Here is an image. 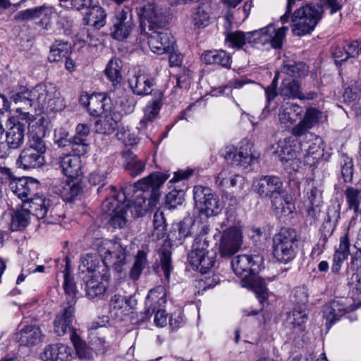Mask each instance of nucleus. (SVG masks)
Wrapping results in <instances>:
<instances>
[{
    "label": "nucleus",
    "instance_id": "f257e3e1",
    "mask_svg": "<svg viewBox=\"0 0 361 361\" xmlns=\"http://www.w3.org/2000/svg\"><path fill=\"white\" fill-rule=\"evenodd\" d=\"M168 178L161 172H154L134 184L126 185L118 193L114 186H109L111 196L102 204V210L109 217V224L122 228L126 225L128 212L136 218L153 210L159 203V188Z\"/></svg>",
    "mask_w": 361,
    "mask_h": 361
},
{
    "label": "nucleus",
    "instance_id": "f03ea898",
    "mask_svg": "<svg viewBox=\"0 0 361 361\" xmlns=\"http://www.w3.org/2000/svg\"><path fill=\"white\" fill-rule=\"evenodd\" d=\"M103 248L99 252L103 259L96 254H87L81 257L78 269L82 276H100L108 274L109 267H113L116 271L121 272L127 260L126 247L118 242L104 240L102 242Z\"/></svg>",
    "mask_w": 361,
    "mask_h": 361
},
{
    "label": "nucleus",
    "instance_id": "7ed1b4c3",
    "mask_svg": "<svg viewBox=\"0 0 361 361\" xmlns=\"http://www.w3.org/2000/svg\"><path fill=\"white\" fill-rule=\"evenodd\" d=\"M48 125L49 121L45 117L40 116L30 126L28 142L21 150L17 159V164L20 168L36 169L44 164L47 145L44 137Z\"/></svg>",
    "mask_w": 361,
    "mask_h": 361
},
{
    "label": "nucleus",
    "instance_id": "20e7f679",
    "mask_svg": "<svg viewBox=\"0 0 361 361\" xmlns=\"http://www.w3.org/2000/svg\"><path fill=\"white\" fill-rule=\"evenodd\" d=\"M254 190L259 196L270 200L276 214L287 216L292 213L293 203L289 200L281 178L262 176L255 181Z\"/></svg>",
    "mask_w": 361,
    "mask_h": 361
},
{
    "label": "nucleus",
    "instance_id": "39448f33",
    "mask_svg": "<svg viewBox=\"0 0 361 361\" xmlns=\"http://www.w3.org/2000/svg\"><path fill=\"white\" fill-rule=\"evenodd\" d=\"M74 312V307L67 305L57 314L54 322V331L59 336H63L68 331H71V339L77 355L81 358L90 359L92 357L91 349L80 339L73 327V323L75 321Z\"/></svg>",
    "mask_w": 361,
    "mask_h": 361
},
{
    "label": "nucleus",
    "instance_id": "423d86ee",
    "mask_svg": "<svg viewBox=\"0 0 361 361\" xmlns=\"http://www.w3.org/2000/svg\"><path fill=\"white\" fill-rule=\"evenodd\" d=\"M324 8L319 4H309L295 10L291 16L293 32L303 36L312 32L321 20Z\"/></svg>",
    "mask_w": 361,
    "mask_h": 361
},
{
    "label": "nucleus",
    "instance_id": "0eeeda50",
    "mask_svg": "<svg viewBox=\"0 0 361 361\" xmlns=\"http://www.w3.org/2000/svg\"><path fill=\"white\" fill-rule=\"evenodd\" d=\"M33 109L41 111L61 110L65 104L56 86L53 83L39 84L32 88Z\"/></svg>",
    "mask_w": 361,
    "mask_h": 361
},
{
    "label": "nucleus",
    "instance_id": "6e6552de",
    "mask_svg": "<svg viewBox=\"0 0 361 361\" xmlns=\"http://www.w3.org/2000/svg\"><path fill=\"white\" fill-rule=\"evenodd\" d=\"M297 241V233L291 228H283L272 238V252L274 258L286 264L292 261L296 255L294 245Z\"/></svg>",
    "mask_w": 361,
    "mask_h": 361
},
{
    "label": "nucleus",
    "instance_id": "1a4fd4ad",
    "mask_svg": "<svg viewBox=\"0 0 361 361\" xmlns=\"http://www.w3.org/2000/svg\"><path fill=\"white\" fill-rule=\"evenodd\" d=\"M216 257V252L209 248L208 240L195 238L188 259L193 269L204 274L214 265Z\"/></svg>",
    "mask_w": 361,
    "mask_h": 361
},
{
    "label": "nucleus",
    "instance_id": "9d476101",
    "mask_svg": "<svg viewBox=\"0 0 361 361\" xmlns=\"http://www.w3.org/2000/svg\"><path fill=\"white\" fill-rule=\"evenodd\" d=\"M288 27L276 28L274 24L247 32L248 43L269 48L279 49L282 47Z\"/></svg>",
    "mask_w": 361,
    "mask_h": 361
},
{
    "label": "nucleus",
    "instance_id": "9b49d317",
    "mask_svg": "<svg viewBox=\"0 0 361 361\" xmlns=\"http://www.w3.org/2000/svg\"><path fill=\"white\" fill-rule=\"evenodd\" d=\"M300 142L291 137L279 142V157L286 169L298 171L301 167Z\"/></svg>",
    "mask_w": 361,
    "mask_h": 361
},
{
    "label": "nucleus",
    "instance_id": "f8f14e48",
    "mask_svg": "<svg viewBox=\"0 0 361 361\" xmlns=\"http://www.w3.org/2000/svg\"><path fill=\"white\" fill-rule=\"evenodd\" d=\"M263 261V257L259 254L240 255L233 258L231 267L236 275L247 279L251 274H256L261 270Z\"/></svg>",
    "mask_w": 361,
    "mask_h": 361
},
{
    "label": "nucleus",
    "instance_id": "ddd939ff",
    "mask_svg": "<svg viewBox=\"0 0 361 361\" xmlns=\"http://www.w3.org/2000/svg\"><path fill=\"white\" fill-rule=\"evenodd\" d=\"M295 297L300 298V300L297 302L293 311L288 313L286 324L290 329L298 332L303 329L302 324L307 320V296L303 290H299L296 291Z\"/></svg>",
    "mask_w": 361,
    "mask_h": 361
},
{
    "label": "nucleus",
    "instance_id": "4468645a",
    "mask_svg": "<svg viewBox=\"0 0 361 361\" xmlns=\"http://www.w3.org/2000/svg\"><path fill=\"white\" fill-rule=\"evenodd\" d=\"M307 141L300 142L302 159L305 164L314 166L322 158L324 149L322 140L320 137L310 133Z\"/></svg>",
    "mask_w": 361,
    "mask_h": 361
},
{
    "label": "nucleus",
    "instance_id": "2eb2a0df",
    "mask_svg": "<svg viewBox=\"0 0 361 361\" xmlns=\"http://www.w3.org/2000/svg\"><path fill=\"white\" fill-rule=\"evenodd\" d=\"M135 27L129 9L118 11L113 20L111 35L117 40H123L130 35Z\"/></svg>",
    "mask_w": 361,
    "mask_h": 361
},
{
    "label": "nucleus",
    "instance_id": "dca6fc26",
    "mask_svg": "<svg viewBox=\"0 0 361 361\" xmlns=\"http://www.w3.org/2000/svg\"><path fill=\"white\" fill-rule=\"evenodd\" d=\"M152 32L148 37V44L154 53L162 54L170 52L173 49V37L171 33L164 30L161 27L150 30Z\"/></svg>",
    "mask_w": 361,
    "mask_h": 361
},
{
    "label": "nucleus",
    "instance_id": "f3484780",
    "mask_svg": "<svg viewBox=\"0 0 361 361\" xmlns=\"http://www.w3.org/2000/svg\"><path fill=\"white\" fill-rule=\"evenodd\" d=\"M241 243L240 231L235 227L228 228L221 237L220 243L221 255L225 257L231 256L239 250Z\"/></svg>",
    "mask_w": 361,
    "mask_h": 361
},
{
    "label": "nucleus",
    "instance_id": "a211bd4d",
    "mask_svg": "<svg viewBox=\"0 0 361 361\" xmlns=\"http://www.w3.org/2000/svg\"><path fill=\"white\" fill-rule=\"evenodd\" d=\"M322 112L313 107H309L303 112V118L291 130L292 134L297 137H307L309 130L312 129L322 117Z\"/></svg>",
    "mask_w": 361,
    "mask_h": 361
},
{
    "label": "nucleus",
    "instance_id": "6ab92c4d",
    "mask_svg": "<svg viewBox=\"0 0 361 361\" xmlns=\"http://www.w3.org/2000/svg\"><path fill=\"white\" fill-rule=\"evenodd\" d=\"M224 157L227 160H231L232 164L243 168L250 166L255 159L251 152V145L249 143L240 147L239 149H235L233 146L227 147Z\"/></svg>",
    "mask_w": 361,
    "mask_h": 361
},
{
    "label": "nucleus",
    "instance_id": "aec40b11",
    "mask_svg": "<svg viewBox=\"0 0 361 361\" xmlns=\"http://www.w3.org/2000/svg\"><path fill=\"white\" fill-rule=\"evenodd\" d=\"M25 131L26 126L24 123L9 120L5 133V142L9 149H17L23 145Z\"/></svg>",
    "mask_w": 361,
    "mask_h": 361
},
{
    "label": "nucleus",
    "instance_id": "412c9836",
    "mask_svg": "<svg viewBox=\"0 0 361 361\" xmlns=\"http://www.w3.org/2000/svg\"><path fill=\"white\" fill-rule=\"evenodd\" d=\"M44 336L40 327L35 324L25 325L16 334V339L20 345L27 347L39 344Z\"/></svg>",
    "mask_w": 361,
    "mask_h": 361
},
{
    "label": "nucleus",
    "instance_id": "4be33fe9",
    "mask_svg": "<svg viewBox=\"0 0 361 361\" xmlns=\"http://www.w3.org/2000/svg\"><path fill=\"white\" fill-rule=\"evenodd\" d=\"M129 86L134 94L145 96L152 92L156 85L153 75L147 73L139 72L128 80Z\"/></svg>",
    "mask_w": 361,
    "mask_h": 361
},
{
    "label": "nucleus",
    "instance_id": "5701e85b",
    "mask_svg": "<svg viewBox=\"0 0 361 361\" xmlns=\"http://www.w3.org/2000/svg\"><path fill=\"white\" fill-rule=\"evenodd\" d=\"M166 303V290L164 286H158L151 289L145 300V318L150 317L157 308L164 307Z\"/></svg>",
    "mask_w": 361,
    "mask_h": 361
},
{
    "label": "nucleus",
    "instance_id": "b1692460",
    "mask_svg": "<svg viewBox=\"0 0 361 361\" xmlns=\"http://www.w3.org/2000/svg\"><path fill=\"white\" fill-rule=\"evenodd\" d=\"M279 94L287 98H297L300 99H313L316 97V93L310 92L304 94L300 90L298 81L290 78H285L282 80L279 89Z\"/></svg>",
    "mask_w": 361,
    "mask_h": 361
},
{
    "label": "nucleus",
    "instance_id": "393cba45",
    "mask_svg": "<svg viewBox=\"0 0 361 361\" xmlns=\"http://www.w3.org/2000/svg\"><path fill=\"white\" fill-rule=\"evenodd\" d=\"M100 276H82L85 283L86 295L91 299L101 298L106 292L109 274Z\"/></svg>",
    "mask_w": 361,
    "mask_h": 361
},
{
    "label": "nucleus",
    "instance_id": "a878e982",
    "mask_svg": "<svg viewBox=\"0 0 361 361\" xmlns=\"http://www.w3.org/2000/svg\"><path fill=\"white\" fill-rule=\"evenodd\" d=\"M350 310V306L347 305L343 299L333 300L326 305L324 307L323 313L327 328L329 329L335 322Z\"/></svg>",
    "mask_w": 361,
    "mask_h": 361
},
{
    "label": "nucleus",
    "instance_id": "bb28decb",
    "mask_svg": "<svg viewBox=\"0 0 361 361\" xmlns=\"http://www.w3.org/2000/svg\"><path fill=\"white\" fill-rule=\"evenodd\" d=\"M306 197L305 207L307 214L312 217H316L323 202L322 189L315 185L314 182H310L306 188Z\"/></svg>",
    "mask_w": 361,
    "mask_h": 361
},
{
    "label": "nucleus",
    "instance_id": "cd10ccee",
    "mask_svg": "<svg viewBox=\"0 0 361 361\" xmlns=\"http://www.w3.org/2000/svg\"><path fill=\"white\" fill-rule=\"evenodd\" d=\"M80 101L92 116H99L109 110V99L103 93L94 94L91 96L86 95L82 97Z\"/></svg>",
    "mask_w": 361,
    "mask_h": 361
},
{
    "label": "nucleus",
    "instance_id": "c85d7f7f",
    "mask_svg": "<svg viewBox=\"0 0 361 361\" xmlns=\"http://www.w3.org/2000/svg\"><path fill=\"white\" fill-rule=\"evenodd\" d=\"M71 348L67 345L56 343L45 347L40 355L43 361H71Z\"/></svg>",
    "mask_w": 361,
    "mask_h": 361
},
{
    "label": "nucleus",
    "instance_id": "c756f323",
    "mask_svg": "<svg viewBox=\"0 0 361 361\" xmlns=\"http://www.w3.org/2000/svg\"><path fill=\"white\" fill-rule=\"evenodd\" d=\"M163 92H154V98L144 109V118L140 120L137 128L142 130L146 128L147 123L152 121L158 115L162 106Z\"/></svg>",
    "mask_w": 361,
    "mask_h": 361
},
{
    "label": "nucleus",
    "instance_id": "7c9ffc66",
    "mask_svg": "<svg viewBox=\"0 0 361 361\" xmlns=\"http://www.w3.org/2000/svg\"><path fill=\"white\" fill-rule=\"evenodd\" d=\"M59 164L63 174L71 180L82 174L81 159L78 156L65 154L59 157Z\"/></svg>",
    "mask_w": 361,
    "mask_h": 361
},
{
    "label": "nucleus",
    "instance_id": "2f4dec72",
    "mask_svg": "<svg viewBox=\"0 0 361 361\" xmlns=\"http://www.w3.org/2000/svg\"><path fill=\"white\" fill-rule=\"evenodd\" d=\"M350 238L348 230L343 236L340 238L339 246L336 249L333 255L331 271L338 274L343 262L347 259L350 253Z\"/></svg>",
    "mask_w": 361,
    "mask_h": 361
},
{
    "label": "nucleus",
    "instance_id": "473e14b6",
    "mask_svg": "<svg viewBox=\"0 0 361 361\" xmlns=\"http://www.w3.org/2000/svg\"><path fill=\"white\" fill-rule=\"evenodd\" d=\"M303 115V108L295 103H286L281 106L279 119L281 123L293 125Z\"/></svg>",
    "mask_w": 361,
    "mask_h": 361
},
{
    "label": "nucleus",
    "instance_id": "72a5a7b5",
    "mask_svg": "<svg viewBox=\"0 0 361 361\" xmlns=\"http://www.w3.org/2000/svg\"><path fill=\"white\" fill-rule=\"evenodd\" d=\"M131 298L120 295H114L110 301V312L120 320L124 319L132 308Z\"/></svg>",
    "mask_w": 361,
    "mask_h": 361
},
{
    "label": "nucleus",
    "instance_id": "f704fd0d",
    "mask_svg": "<svg viewBox=\"0 0 361 361\" xmlns=\"http://www.w3.org/2000/svg\"><path fill=\"white\" fill-rule=\"evenodd\" d=\"M211 13L205 4H201L192 8L190 14L191 24L195 28L200 29L208 26L211 23Z\"/></svg>",
    "mask_w": 361,
    "mask_h": 361
},
{
    "label": "nucleus",
    "instance_id": "c9c22d12",
    "mask_svg": "<svg viewBox=\"0 0 361 361\" xmlns=\"http://www.w3.org/2000/svg\"><path fill=\"white\" fill-rule=\"evenodd\" d=\"M201 59L207 64H216L224 68H230L231 65L230 55L224 50L206 51L202 54Z\"/></svg>",
    "mask_w": 361,
    "mask_h": 361
},
{
    "label": "nucleus",
    "instance_id": "e433bc0d",
    "mask_svg": "<svg viewBox=\"0 0 361 361\" xmlns=\"http://www.w3.org/2000/svg\"><path fill=\"white\" fill-rule=\"evenodd\" d=\"M240 285L243 288L252 290L255 293L260 300L267 297V289L263 279L256 276V274H251L247 279H243Z\"/></svg>",
    "mask_w": 361,
    "mask_h": 361
},
{
    "label": "nucleus",
    "instance_id": "4c0bfd02",
    "mask_svg": "<svg viewBox=\"0 0 361 361\" xmlns=\"http://www.w3.org/2000/svg\"><path fill=\"white\" fill-rule=\"evenodd\" d=\"M63 289L66 295L67 305H73L74 307L77 301V295L78 290H77L75 283L71 277L69 271L68 262L66 259V267L63 271Z\"/></svg>",
    "mask_w": 361,
    "mask_h": 361
},
{
    "label": "nucleus",
    "instance_id": "58836bf2",
    "mask_svg": "<svg viewBox=\"0 0 361 361\" xmlns=\"http://www.w3.org/2000/svg\"><path fill=\"white\" fill-rule=\"evenodd\" d=\"M106 16L104 10L97 6L87 9L83 20L85 24L99 29L105 25Z\"/></svg>",
    "mask_w": 361,
    "mask_h": 361
},
{
    "label": "nucleus",
    "instance_id": "ea45409f",
    "mask_svg": "<svg viewBox=\"0 0 361 361\" xmlns=\"http://www.w3.org/2000/svg\"><path fill=\"white\" fill-rule=\"evenodd\" d=\"M122 61L117 57L111 59L106 66L104 73L114 86L120 84L122 80Z\"/></svg>",
    "mask_w": 361,
    "mask_h": 361
},
{
    "label": "nucleus",
    "instance_id": "a19ab883",
    "mask_svg": "<svg viewBox=\"0 0 361 361\" xmlns=\"http://www.w3.org/2000/svg\"><path fill=\"white\" fill-rule=\"evenodd\" d=\"M2 172L7 175L5 177H2V179L0 178L3 185L8 184L11 191L20 198V193H21V191H23L28 179L25 178H16L12 174L11 170L7 168H3Z\"/></svg>",
    "mask_w": 361,
    "mask_h": 361
},
{
    "label": "nucleus",
    "instance_id": "79ce46f5",
    "mask_svg": "<svg viewBox=\"0 0 361 361\" xmlns=\"http://www.w3.org/2000/svg\"><path fill=\"white\" fill-rule=\"evenodd\" d=\"M143 15L149 22V30L161 27L164 17L161 9L157 6L154 4L146 5L143 8Z\"/></svg>",
    "mask_w": 361,
    "mask_h": 361
},
{
    "label": "nucleus",
    "instance_id": "37998d69",
    "mask_svg": "<svg viewBox=\"0 0 361 361\" xmlns=\"http://www.w3.org/2000/svg\"><path fill=\"white\" fill-rule=\"evenodd\" d=\"M126 159L125 167L132 176H137L142 173L145 169V163L137 159V156L130 151L123 154Z\"/></svg>",
    "mask_w": 361,
    "mask_h": 361
},
{
    "label": "nucleus",
    "instance_id": "c03bdc74",
    "mask_svg": "<svg viewBox=\"0 0 361 361\" xmlns=\"http://www.w3.org/2000/svg\"><path fill=\"white\" fill-rule=\"evenodd\" d=\"M32 92V89L28 90L25 87H20L18 91L12 93L10 98L15 104H19L20 109L26 110L33 107Z\"/></svg>",
    "mask_w": 361,
    "mask_h": 361
},
{
    "label": "nucleus",
    "instance_id": "a18cd8bd",
    "mask_svg": "<svg viewBox=\"0 0 361 361\" xmlns=\"http://www.w3.org/2000/svg\"><path fill=\"white\" fill-rule=\"evenodd\" d=\"M30 214H32L37 219H43L47 216L48 212V206L49 201L42 197L35 196L33 199L27 202Z\"/></svg>",
    "mask_w": 361,
    "mask_h": 361
},
{
    "label": "nucleus",
    "instance_id": "49530a36",
    "mask_svg": "<svg viewBox=\"0 0 361 361\" xmlns=\"http://www.w3.org/2000/svg\"><path fill=\"white\" fill-rule=\"evenodd\" d=\"M71 53V45L67 42L56 41L51 47L49 60L50 62H57L63 59L68 58Z\"/></svg>",
    "mask_w": 361,
    "mask_h": 361
},
{
    "label": "nucleus",
    "instance_id": "de8ad7c7",
    "mask_svg": "<svg viewBox=\"0 0 361 361\" xmlns=\"http://www.w3.org/2000/svg\"><path fill=\"white\" fill-rule=\"evenodd\" d=\"M306 72V66L304 63L291 60L285 61L281 68V73L287 75L288 78H290L304 75Z\"/></svg>",
    "mask_w": 361,
    "mask_h": 361
},
{
    "label": "nucleus",
    "instance_id": "09e8293b",
    "mask_svg": "<svg viewBox=\"0 0 361 361\" xmlns=\"http://www.w3.org/2000/svg\"><path fill=\"white\" fill-rule=\"evenodd\" d=\"M30 211L23 208L16 212L12 216L11 223V229L13 231L22 230L30 224Z\"/></svg>",
    "mask_w": 361,
    "mask_h": 361
},
{
    "label": "nucleus",
    "instance_id": "8fccbe9b",
    "mask_svg": "<svg viewBox=\"0 0 361 361\" xmlns=\"http://www.w3.org/2000/svg\"><path fill=\"white\" fill-rule=\"evenodd\" d=\"M198 209L202 213L209 216L218 214L221 209V207L219 199L212 192L211 195H209L206 200H204V202L200 205Z\"/></svg>",
    "mask_w": 361,
    "mask_h": 361
},
{
    "label": "nucleus",
    "instance_id": "3c124183",
    "mask_svg": "<svg viewBox=\"0 0 361 361\" xmlns=\"http://www.w3.org/2000/svg\"><path fill=\"white\" fill-rule=\"evenodd\" d=\"M95 131L101 134H111L117 128V122L111 115L101 116L94 125Z\"/></svg>",
    "mask_w": 361,
    "mask_h": 361
},
{
    "label": "nucleus",
    "instance_id": "603ef678",
    "mask_svg": "<svg viewBox=\"0 0 361 361\" xmlns=\"http://www.w3.org/2000/svg\"><path fill=\"white\" fill-rule=\"evenodd\" d=\"M147 264V253L143 250H139L135 256L134 264L130 271V278L133 280L138 279Z\"/></svg>",
    "mask_w": 361,
    "mask_h": 361
},
{
    "label": "nucleus",
    "instance_id": "864d4df0",
    "mask_svg": "<svg viewBox=\"0 0 361 361\" xmlns=\"http://www.w3.org/2000/svg\"><path fill=\"white\" fill-rule=\"evenodd\" d=\"M82 192V188L78 183L66 181L61 190V196L66 202H72Z\"/></svg>",
    "mask_w": 361,
    "mask_h": 361
},
{
    "label": "nucleus",
    "instance_id": "5fc2aeb1",
    "mask_svg": "<svg viewBox=\"0 0 361 361\" xmlns=\"http://www.w3.org/2000/svg\"><path fill=\"white\" fill-rule=\"evenodd\" d=\"M225 42L228 47L240 49L246 42H248L247 32L245 33L242 31L230 32L226 35Z\"/></svg>",
    "mask_w": 361,
    "mask_h": 361
},
{
    "label": "nucleus",
    "instance_id": "6e6d98bb",
    "mask_svg": "<svg viewBox=\"0 0 361 361\" xmlns=\"http://www.w3.org/2000/svg\"><path fill=\"white\" fill-rule=\"evenodd\" d=\"M345 195L348 208L357 212L361 202V190L349 187L345 190Z\"/></svg>",
    "mask_w": 361,
    "mask_h": 361
},
{
    "label": "nucleus",
    "instance_id": "4d7b16f0",
    "mask_svg": "<svg viewBox=\"0 0 361 361\" xmlns=\"http://www.w3.org/2000/svg\"><path fill=\"white\" fill-rule=\"evenodd\" d=\"M184 200V191L183 190L173 189L166 195L165 204L169 209H173L182 204Z\"/></svg>",
    "mask_w": 361,
    "mask_h": 361
},
{
    "label": "nucleus",
    "instance_id": "13d9d810",
    "mask_svg": "<svg viewBox=\"0 0 361 361\" xmlns=\"http://www.w3.org/2000/svg\"><path fill=\"white\" fill-rule=\"evenodd\" d=\"M69 145L71 146L72 151L74 152L73 156H80L86 154L89 150V145L87 143L86 138L74 136Z\"/></svg>",
    "mask_w": 361,
    "mask_h": 361
},
{
    "label": "nucleus",
    "instance_id": "bf43d9fd",
    "mask_svg": "<svg viewBox=\"0 0 361 361\" xmlns=\"http://www.w3.org/2000/svg\"><path fill=\"white\" fill-rule=\"evenodd\" d=\"M72 139L69 138V133L64 127H59L54 130V142L59 147L69 145Z\"/></svg>",
    "mask_w": 361,
    "mask_h": 361
},
{
    "label": "nucleus",
    "instance_id": "052dcab7",
    "mask_svg": "<svg viewBox=\"0 0 361 361\" xmlns=\"http://www.w3.org/2000/svg\"><path fill=\"white\" fill-rule=\"evenodd\" d=\"M46 8L47 6L45 5L32 8H28L18 13L15 18L18 20H29L39 18L41 16L42 11H44Z\"/></svg>",
    "mask_w": 361,
    "mask_h": 361
},
{
    "label": "nucleus",
    "instance_id": "680f3d73",
    "mask_svg": "<svg viewBox=\"0 0 361 361\" xmlns=\"http://www.w3.org/2000/svg\"><path fill=\"white\" fill-rule=\"evenodd\" d=\"M212 190L208 187L202 185H196L193 189V198L195 202L196 207L198 208L201 205L206 198L211 195Z\"/></svg>",
    "mask_w": 361,
    "mask_h": 361
},
{
    "label": "nucleus",
    "instance_id": "e2e57ef3",
    "mask_svg": "<svg viewBox=\"0 0 361 361\" xmlns=\"http://www.w3.org/2000/svg\"><path fill=\"white\" fill-rule=\"evenodd\" d=\"M341 175L344 182L349 183L352 181L353 176V160L348 157H344L341 161Z\"/></svg>",
    "mask_w": 361,
    "mask_h": 361
},
{
    "label": "nucleus",
    "instance_id": "0e129e2a",
    "mask_svg": "<svg viewBox=\"0 0 361 361\" xmlns=\"http://www.w3.org/2000/svg\"><path fill=\"white\" fill-rule=\"evenodd\" d=\"M36 188L37 184L32 180L28 179L23 191H21V193H20V199L23 201L24 206L35 197V191Z\"/></svg>",
    "mask_w": 361,
    "mask_h": 361
},
{
    "label": "nucleus",
    "instance_id": "69168bd1",
    "mask_svg": "<svg viewBox=\"0 0 361 361\" xmlns=\"http://www.w3.org/2000/svg\"><path fill=\"white\" fill-rule=\"evenodd\" d=\"M360 92L358 86L353 84L347 87L343 92V102L346 104H350L355 102Z\"/></svg>",
    "mask_w": 361,
    "mask_h": 361
},
{
    "label": "nucleus",
    "instance_id": "338daca9",
    "mask_svg": "<svg viewBox=\"0 0 361 361\" xmlns=\"http://www.w3.org/2000/svg\"><path fill=\"white\" fill-rule=\"evenodd\" d=\"M161 269L164 271L165 279L169 281L170 279L171 271L173 269L171 265V259L169 252H163L161 257Z\"/></svg>",
    "mask_w": 361,
    "mask_h": 361
},
{
    "label": "nucleus",
    "instance_id": "774afa93",
    "mask_svg": "<svg viewBox=\"0 0 361 361\" xmlns=\"http://www.w3.org/2000/svg\"><path fill=\"white\" fill-rule=\"evenodd\" d=\"M318 4L323 7L324 11L329 9L331 15L336 14L342 8L341 0H321Z\"/></svg>",
    "mask_w": 361,
    "mask_h": 361
}]
</instances>
